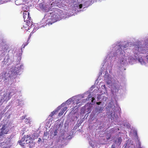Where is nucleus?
I'll return each instance as SVG.
<instances>
[{"label": "nucleus", "instance_id": "3", "mask_svg": "<svg viewBox=\"0 0 148 148\" xmlns=\"http://www.w3.org/2000/svg\"><path fill=\"white\" fill-rule=\"evenodd\" d=\"M11 93V92H10L8 95L7 92H5L3 95L0 96V100L2 104L5 101H7L10 99Z\"/></svg>", "mask_w": 148, "mask_h": 148}, {"label": "nucleus", "instance_id": "28", "mask_svg": "<svg viewBox=\"0 0 148 148\" xmlns=\"http://www.w3.org/2000/svg\"><path fill=\"white\" fill-rule=\"evenodd\" d=\"M41 140V138H39V139H38V142L39 141V142H40V141Z\"/></svg>", "mask_w": 148, "mask_h": 148}, {"label": "nucleus", "instance_id": "29", "mask_svg": "<svg viewBox=\"0 0 148 148\" xmlns=\"http://www.w3.org/2000/svg\"><path fill=\"white\" fill-rule=\"evenodd\" d=\"M143 49H142V51H141V52H140L141 53H144V52H143Z\"/></svg>", "mask_w": 148, "mask_h": 148}, {"label": "nucleus", "instance_id": "8", "mask_svg": "<svg viewBox=\"0 0 148 148\" xmlns=\"http://www.w3.org/2000/svg\"><path fill=\"white\" fill-rule=\"evenodd\" d=\"M55 21L53 19V18L51 17L50 18H48L47 20V24L48 25H51L55 22Z\"/></svg>", "mask_w": 148, "mask_h": 148}, {"label": "nucleus", "instance_id": "26", "mask_svg": "<svg viewBox=\"0 0 148 148\" xmlns=\"http://www.w3.org/2000/svg\"><path fill=\"white\" fill-rule=\"evenodd\" d=\"M25 117H26V116H22V118L23 119H25Z\"/></svg>", "mask_w": 148, "mask_h": 148}, {"label": "nucleus", "instance_id": "13", "mask_svg": "<svg viewBox=\"0 0 148 148\" xmlns=\"http://www.w3.org/2000/svg\"><path fill=\"white\" fill-rule=\"evenodd\" d=\"M139 62H140L142 64H145V63L144 59L142 58H139L138 59Z\"/></svg>", "mask_w": 148, "mask_h": 148}, {"label": "nucleus", "instance_id": "27", "mask_svg": "<svg viewBox=\"0 0 148 148\" xmlns=\"http://www.w3.org/2000/svg\"><path fill=\"white\" fill-rule=\"evenodd\" d=\"M95 99L94 97H92V102H93V100Z\"/></svg>", "mask_w": 148, "mask_h": 148}, {"label": "nucleus", "instance_id": "14", "mask_svg": "<svg viewBox=\"0 0 148 148\" xmlns=\"http://www.w3.org/2000/svg\"><path fill=\"white\" fill-rule=\"evenodd\" d=\"M29 9V7L28 6L25 5L24 7H23L22 8V9L23 10V12H28V10L27 11V10H28Z\"/></svg>", "mask_w": 148, "mask_h": 148}, {"label": "nucleus", "instance_id": "16", "mask_svg": "<svg viewBox=\"0 0 148 148\" xmlns=\"http://www.w3.org/2000/svg\"><path fill=\"white\" fill-rule=\"evenodd\" d=\"M28 40H27V41L25 43V44H23L22 46V47L21 48V49L22 50L27 45H28Z\"/></svg>", "mask_w": 148, "mask_h": 148}, {"label": "nucleus", "instance_id": "12", "mask_svg": "<svg viewBox=\"0 0 148 148\" xmlns=\"http://www.w3.org/2000/svg\"><path fill=\"white\" fill-rule=\"evenodd\" d=\"M3 139L2 138H1L0 137V147H2V146L5 145L4 143V141L2 142L3 140H5V139Z\"/></svg>", "mask_w": 148, "mask_h": 148}, {"label": "nucleus", "instance_id": "25", "mask_svg": "<svg viewBox=\"0 0 148 148\" xmlns=\"http://www.w3.org/2000/svg\"><path fill=\"white\" fill-rule=\"evenodd\" d=\"M26 119L27 120V121H26V122L27 123H29L30 121V120L29 119Z\"/></svg>", "mask_w": 148, "mask_h": 148}, {"label": "nucleus", "instance_id": "1", "mask_svg": "<svg viewBox=\"0 0 148 148\" xmlns=\"http://www.w3.org/2000/svg\"><path fill=\"white\" fill-rule=\"evenodd\" d=\"M34 140V138L31 137V135L28 134L27 136L25 135L18 142L20 145L22 146H24V145L25 143L29 144V148H32L35 145V143L33 141Z\"/></svg>", "mask_w": 148, "mask_h": 148}, {"label": "nucleus", "instance_id": "21", "mask_svg": "<svg viewBox=\"0 0 148 148\" xmlns=\"http://www.w3.org/2000/svg\"><path fill=\"white\" fill-rule=\"evenodd\" d=\"M136 48H137V49H136V50H138V52H140V51H139V49H140V50H141V48H139L138 46H137V47H136Z\"/></svg>", "mask_w": 148, "mask_h": 148}, {"label": "nucleus", "instance_id": "15", "mask_svg": "<svg viewBox=\"0 0 148 148\" xmlns=\"http://www.w3.org/2000/svg\"><path fill=\"white\" fill-rule=\"evenodd\" d=\"M66 108H65L63 110H62L59 113V115L60 116L62 115L64 112V111L66 110Z\"/></svg>", "mask_w": 148, "mask_h": 148}, {"label": "nucleus", "instance_id": "22", "mask_svg": "<svg viewBox=\"0 0 148 148\" xmlns=\"http://www.w3.org/2000/svg\"><path fill=\"white\" fill-rule=\"evenodd\" d=\"M82 5H83L82 4H80V5H79V8H80V9L82 8Z\"/></svg>", "mask_w": 148, "mask_h": 148}, {"label": "nucleus", "instance_id": "11", "mask_svg": "<svg viewBox=\"0 0 148 148\" xmlns=\"http://www.w3.org/2000/svg\"><path fill=\"white\" fill-rule=\"evenodd\" d=\"M39 8L42 10H44L45 9V7L44 5L42 3H40L39 4Z\"/></svg>", "mask_w": 148, "mask_h": 148}, {"label": "nucleus", "instance_id": "24", "mask_svg": "<svg viewBox=\"0 0 148 148\" xmlns=\"http://www.w3.org/2000/svg\"><path fill=\"white\" fill-rule=\"evenodd\" d=\"M101 103V102H97L96 103V104L97 105H99Z\"/></svg>", "mask_w": 148, "mask_h": 148}, {"label": "nucleus", "instance_id": "6", "mask_svg": "<svg viewBox=\"0 0 148 148\" xmlns=\"http://www.w3.org/2000/svg\"><path fill=\"white\" fill-rule=\"evenodd\" d=\"M5 145H3V148H10V138H7L5 139V140L4 141Z\"/></svg>", "mask_w": 148, "mask_h": 148}, {"label": "nucleus", "instance_id": "4", "mask_svg": "<svg viewBox=\"0 0 148 148\" xmlns=\"http://www.w3.org/2000/svg\"><path fill=\"white\" fill-rule=\"evenodd\" d=\"M26 23L25 24L23 25V27L22 28L25 29L26 30H28L29 29V28L33 26L32 22V21L31 19H30L29 21H26Z\"/></svg>", "mask_w": 148, "mask_h": 148}, {"label": "nucleus", "instance_id": "10", "mask_svg": "<svg viewBox=\"0 0 148 148\" xmlns=\"http://www.w3.org/2000/svg\"><path fill=\"white\" fill-rule=\"evenodd\" d=\"M23 0H15V3L17 5H20L22 3Z\"/></svg>", "mask_w": 148, "mask_h": 148}, {"label": "nucleus", "instance_id": "5", "mask_svg": "<svg viewBox=\"0 0 148 148\" xmlns=\"http://www.w3.org/2000/svg\"><path fill=\"white\" fill-rule=\"evenodd\" d=\"M23 17L25 22H26V21H29V19H31V17L29 16V12H23Z\"/></svg>", "mask_w": 148, "mask_h": 148}, {"label": "nucleus", "instance_id": "30", "mask_svg": "<svg viewBox=\"0 0 148 148\" xmlns=\"http://www.w3.org/2000/svg\"><path fill=\"white\" fill-rule=\"evenodd\" d=\"M76 103L77 104H78L79 103L78 102H76Z\"/></svg>", "mask_w": 148, "mask_h": 148}, {"label": "nucleus", "instance_id": "2", "mask_svg": "<svg viewBox=\"0 0 148 148\" xmlns=\"http://www.w3.org/2000/svg\"><path fill=\"white\" fill-rule=\"evenodd\" d=\"M1 132H0V137L3 139H5L4 134L8 133L9 130L7 127V125H4L2 126L1 129Z\"/></svg>", "mask_w": 148, "mask_h": 148}, {"label": "nucleus", "instance_id": "17", "mask_svg": "<svg viewBox=\"0 0 148 148\" xmlns=\"http://www.w3.org/2000/svg\"><path fill=\"white\" fill-rule=\"evenodd\" d=\"M57 110H54V111H53L51 113V114H50V115H49V116L51 117H52L53 116L54 114H55L56 113V112H57Z\"/></svg>", "mask_w": 148, "mask_h": 148}, {"label": "nucleus", "instance_id": "9", "mask_svg": "<svg viewBox=\"0 0 148 148\" xmlns=\"http://www.w3.org/2000/svg\"><path fill=\"white\" fill-rule=\"evenodd\" d=\"M122 141V139L121 138L119 137L117 138L115 141V143L119 145H120Z\"/></svg>", "mask_w": 148, "mask_h": 148}, {"label": "nucleus", "instance_id": "18", "mask_svg": "<svg viewBox=\"0 0 148 148\" xmlns=\"http://www.w3.org/2000/svg\"><path fill=\"white\" fill-rule=\"evenodd\" d=\"M103 110V109L102 108L99 107L97 109V111L98 112H101Z\"/></svg>", "mask_w": 148, "mask_h": 148}, {"label": "nucleus", "instance_id": "7", "mask_svg": "<svg viewBox=\"0 0 148 148\" xmlns=\"http://www.w3.org/2000/svg\"><path fill=\"white\" fill-rule=\"evenodd\" d=\"M56 2L58 3L57 5L60 8L63 7L65 5L64 4V1L63 0H57Z\"/></svg>", "mask_w": 148, "mask_h": 148}, {"label": "nucleus", "instance_id": "20", "mask_svg": "<svg viewBox=\"0 0 148 148\" xmlns=\"http://www.w3.org/2000/svg\"><path fill=\"white\" fill-rule=\"evenodd\" d=\"M57 129L55 130L54 132V134H53V135L54 136L57 135Z\"/></svg>", "mask_w": 148, "mask_h": 148}, {"label": "nucleus", "instance_id": "19", "mask_svg": "<svg viewBox=\"0 0 148 148\" xmlns=\"http://www.w3.org/2000/svg\"><path fill=\"white\" fill-rule=\"evenodd\" d=\"M125 46H123L121 45V46H119V47L120 48V49H119V50L120 51H121L120 49H121L122 48H125L126 47V46H125Z\"/></svg>", "mask_w": 148, "mask_h": 148}, {"label": "nucleus", "instance_id": "23", "mask_svg": "<svg viewBox=\"0 0 148 148\" xmlns=\"http://www.w3.org/2000/svg\"><path fill=\"white\" fill-rule=\"evenodd\" d=\"M76 0H73L72 1H71V3H75L76 2Z\"/></svg>", "mask_w": 148, "mask_h": 148}]
</instances>
